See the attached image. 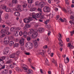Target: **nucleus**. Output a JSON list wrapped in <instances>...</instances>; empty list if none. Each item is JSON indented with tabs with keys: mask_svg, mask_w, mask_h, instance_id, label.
<instances>
[{
	"mask_svg": "<svg viewBox=\"0 0 74 74\" xmlns=\"http://www.w3.org/2000/svg\"><path fill=\"white\" fill-rule=\"evenodd\" d=\"M9 66L10 67V68L11 69H12V68H14V66H13V65L12 64H9Z\"/></svg>",
	"mask_w": 74,
	"mask_h": 74,
	"instance_id": "obj_34",
	"label": "nucleus"
},
{
	"mask_svg": "<svg viewBox=\"0 0 74 74\" xmlns=\"http://www.w3.org/2000/svg\"><path fill=\"white\" fill-rule=\"evenodd\" d=\"M49 19H47L46 21H45L44 22V23L46 25H47L48 23H49Z\"/></svg>",
	"mask_w": 74,
	"mask_h": 74,
	"instance_id": "obj_28",
	"label": "nucleus"
},
{
	"mask_svg": "<svg viewBox=\"0 0 74 74\" xmlns=\"http://www.w3.org/2000/svg\"><path fill=\"white\" fill-rule=\"evenodd\" d=\"M8 70L6 69H4L1 72V73L3 74H7V71Z\"/></svg>",
	"mask_w": 74,
	"mask_h": 74,
	"instance_id": "obj_14",
	"label": "nucleus"
},
{
	"mask_svg": "<svg viewBox=\"0 0 74 74\" xmlns=\"http://www.w3.org/2000/svg\"><path fill=\"white\" fill-rule=\"evenodd\" d=\"M40 5V3L38 1H36L35 3V5Z\"/></svg>",
	"mask_w": 74,
	"mask_h": 74,
	"instance_id": "obj_38",
	"label": "nucleus"
},
{
	"mask_svg": "<svg viewBox=\"0 0 74 74\" xmlns=\"http://www.w3.org/2000/svg\"><path fill=\"white\" fill-rule=\"evenodd\" d=\"M58 35L60 36H59V38H62V35L61 33H59Z\"/></svg>",
	"mask_w": 74,
	"mask_h": 74,
	"instance_id": "obj_47",
	"label": "nucleus"
},
{
	"mask_svg": "<svg viewBox=\"0 0 74 74\" xmlns=\"http://www.w3.org/2000/svg\"><path fill=\"white\" fill-rule=\"evenodd\" d=\"M27 4L26 3V4H25L23 5V8H25L26 7H27Z\"/></svg>",
	"mask_w": 74,
	"mask_h": 74,
	"instance_id": "obj_45",
	"label": "nucleus"
},
{
	"mask_svg": "<svg viewBox=\"0 0 74 74\" xmlns=\"http://www.w3.org/2000/svg\"><path fill=\"white\" fill-rule=\"evenodd\" d=\"M40 71L41 74H44V72L42 71V69H40Z\"/></svg>",
	"mask_w": 74,
	"mask_h": 74,
	"instance_id": "obj_54",
	"label": "nucleus"
},
{
	"mask_svg": "<svg viewBox=\"0 0 74 74\" xmlns=\"http://www.w3.org/2000/svg\"><path fill=\"white\" fill-rule=\"evenodd\" d=\"M70 11H71V9L70 8H67V12H69V11L70 12Z\"/></svg>",
	"mask_w": 74,
	"mask_h": 74,
	"instance_id": "obj_49",
	"label": "nucleus"
},
{
	"mask_svg": "<svg viewBox=\"0 0 74 74\" xmlns=\"http://www.w3.org/2000/svg\"><path fill=\"white\" fill-rule=\"evenodd\" d=\"M43 11L45 12H49L50 11H51V9L48 6H45L43 9Z\"/></svg>",
	"mask_w": 74,
	"mask_h": 74,
	"instance_id": "obj_5",
	"label": "nucleus"
},
{
	"mask_svg": "<svg viewBox=\"0 0 74 74\" xmlns=\"http://www.w3.org/2000/svg\"><path fill=\"white\" fill-rule=\"evenodd\" d=\"M36 10V8H32L30 9L29 11H30L32 12V11H35Z\"/></svg>",
	"mask_w": 74,
	"mask_h": 74,
	"instance_id": "obj_21",
	"label": "nucleus"
},
{
	"mask_svg": "<svg viewBox=\"0 0 74 74\" xmlns=\"http://www.w3.org/2000/svg\"><path fill=\"white\" fill-rule=\"evenodd\" d=\"M28 60L29 62L30 63H31V62H32V60H31V59L30 58H28Z\"/></svg>",
	"mask_w": 74,
	"mask_h": 74,
	"instance_id": "obj_63",
	"label": "nucleus"
},
{
	"mask_svg": "<svg viewBox=\"0 0 74 74\" xmlns=\"http://www.w3.org/2000/svg\"><path fill=\"white\" fill-rule=\"evenodd\" d=\"M20 53V51H18L16 52V55H17V56H19V55Z\"/></svg>",
	"mask_w": 74,
	"mask_h": 74,
	"instance_id": "obj_46",
	"label": "nucleus"
},
{
	"mask_svg": "<svg viewBox=\"0 0 74 74\" xmlns=\"http://www.w3.org/2000/svg\"><path fill=\"white\" fill-rule=\"evenodd\" d=\"M66 60H64L65 63H69V58H66Z\"/></svg>",
	"mask_w": 74,
	"mask_h": 74,
	"instance_id": "obj_24",
	"label": "nucleus"
},
{
	"mask_svg": "<svg viewBox=\"0 0 74 74\" xmlns=\"http://www.w3.org/2000/svg\"><path fill=\"white\" fill-rule=\"evenodd\" d=\"M68 12L69 14H73V15H74V13L71 12V10H70V11H69V12Z\"/></svg>",
	"mask_w": 74,
	"mask_h": 74,
	"instance_id": "obj_37",
	"label": "nucleus"
},
{
	"mask_svg": "<svg viewBox=\"0 0 74 74\" xmlns=\"http://www.w3.org/2000/svg\"><path fill=\"white\" fill-rule=\"evenodd\" d=\"M67 45H68V47H69V48H70V47H71V44L69 43Z\"/></svg>",
	"mask_w": 74,
	"mask_h": 74,
	"instance_id": "obj_62",
	"label": "nucleus"
},
{
	"mask_svg": "<svg viewBox=\"0 0 74 74\" xmlns=\"http://www.w3.org/2000/svg\"><path fill=\"white\" fill-rule=\"evenodd\" d=\"M27 33L26 32H24L23 33V35L24 37H26V36H27Z\"/></svg>",
	"mask_w": 74,
	"mask_h": 74,
	"instance_id": "obj_32",
	"label": "nucleus"
},
{
	"mask_svg": "<svg viewBox=\"0 0 74 74\" xmlns=\"http://www.w3.org/2000/svg\"><path fill=\"white\" fill-rule=\"evenodd\" d=\"M4 40L5 41H4V42L5 44V45H7V44H8L9 42V41L7 40V38H4Z\"/></svg>",
	"mask_w": 74,
	"mask_h": 74,
	"instance_id": "obj_11",
	"label": "nucleus"
},
{
	"mask_svg": "<svg viewBox=\"0 0 74 74\" xmlns=\"http://www.w3.org/2000/svg\"><path fill=\"white\" fill-rule=\"evenodd\" d=\"M16 70L18 72H22V69H20L18 67H16Z\"/></svg>",
	"mask_w": 74,
	"mask_h": 74,
	"instance_id": "obj_15",
	"label": "nucleus"
},
{
	"mask_svg": "<svg viewBox=\"0 0 74 74\" xmlns=\"http://www.w3.org/2000/svg\"><path fill=\"white\" fill-rule=\"evenodd\" d=\"M17 9H16L14 10L15 11H18V10H19L20 12H21L22 11V10H21V6L19 5H18L17 6Z\"/></svg>",
	"mask_w": 74,
	"mask_h": 74,
	"instance_id": "obj_9",
	"label": "nucleus"
},
{
	"mask_svg": "<svg viewBox=\"0 0 74 74\" xmlns=\"http://www.w3.org/2000/svg\"><path fill=\"white\" fill-rule=\"evenodd\" d=\"M15 30V28L13 27L11 28L10 29V32H13L14 31V30Z\"/></svg>",
	"mask_w": 74,
	"mask_h": 74,
	"instance_id": "obj_36",
	"label": "nucleus"
},
{
	"mask_svg": "<svg viewBox=\"0 0 74 74\" xmlns=\"http://www.w3.org/2000/svg\"><path fill=\"white\" fill-rule=\"evenodd\" d=\"M30 32L29 34V35L30 37H31L32 38L35 39L37 36H38V33L37 31L33 29H30Z\"/></svg>",
	"mask_w": 74,
	"mask_h": 74,
	"instance_id": "obj_1",
	"label": "nucleus"
},
{
	"mask_svg": "<svg viewBox=\"0 0 74 74\" xmlns=\"http://www.w3.org/2000/svg\"><path fill=\"white\" fill-rule=\"evenodd\" d=\"M42 13H37L35 15V16L36 18H40L41 15Z\"/></svg>",
	"mask_w": 74,
	"mask_h": 74,
	"instance_id": "obj_12",
	"label": "nucleus"
},
{
	"mask_svg": "<svg viewBox=\"0 0 74 74\" xmlns=\"http://www.w3.org/2000/svg\"><path fill=\"white\" fill-rule=\"evenodd\" d=\"M45 4V3L44 2H41L40 3L39 5L40 6V7L41 8H42L44 6V5Z\"/></svg>",
	"mask_w": 74,
	"mask_h": 74,
	"instance_id": "obj_10",
	"label": "nucleus"
},
{
	"mask_svg": "<svg viewBox=\"0 0 74 74\" xmlns=\"http://www.w3.org/2000/svg\"><path fill=\"white\" fill-rule=\"evenodd\" d=\"M31 68H32L33 69V70H36V69L35 68H34V67L32 66H31Z\"/></svg>",
	"mask_w": 74,
	"mask_h": 74,
	"instance_id": "obj_56",
	"label": "nucleus"
},
{
	"mask_svg": "<svg viewBox=\"0 0 74 74\" xmlns=\"http://www.w3.org/2000/svg\"><path fill=\"white\" fill-rule=\"evenodd\" d=\"M33 47V45L32 43H31L30 46L28 47V49H32Z\"/></svg>",
	"mask_w": 74,
	"mask_h": 74,
	"instance_id": "obj_27",
	"label": "nucleus"
},
{
	"mask_svg": "<svg viewBox=\"0 0 74 74\" xmlns=\"http://www.w3.org/2000/svg\"><path fill=\"white\" fill-rule=\"evenodd\" d=\"M45 61L47 65V66H49V62H48V60L47 59H46L45 60Z\"/></svg>",
	"mask_w": 74,
	"mask_h": 74,
	"instance_id": "obj_26",
	"label": "nucleus"
},
{
	"mask_svg": "<svg viewBox=\"0 0 74 74\" xmlns=\"http://www.w3.org/2000/svg\"><path fill=\"white\" fill-rule=\"evenodd\" d=\"M3 10H5L6 12H11V9L9 8H7V6L5 5H3L2 7Z\"/></svg>",
	"mask_w": 74,
	"mask_h": 74,
	"instance_id": "obj_6",
	"label": "nucleus"
},
{
	"mask_svg": "<svg viewBox=\"0 0 74 74\" xmlns=\"http://www.w3.org/2000/svg\"><path fill=\"white\" fill-rule=\"evenodd\" d=\"M40 18H41V19H44L45 18V17H44V16L43 15H41L40 16Z\"/></svg>",
	"mask_w": 74,
	"mask_h": 74,
	"instance_id": "obj_39",
	"label": "nucleus"
},
{
	"mask_svg": "<svg viewBox=\"0 0 74 74\" xmlns=\"http://www.w3.org/2000/svg\"><path fill=\"white\" fill-rule=\"evenodd\" d=\"M19 34L20 36H22L23 34V33L21 31L19 32Z\"/></svg>",
	"mask_w": 74,
	"mask_h": 74,
	"instance_id": "obj_44",
	"label": "nucleus"
},
{
	"mask_svg": "<svg viewBox=\"0 0 74 74\" xmlns=\"http://www.w3.org/2000/svg\"><path fill=\"white\" fill-rule=\"evenodd\" d=\"M8 52H9V48L8 47H7L5 49L4 51L3 52V53L4 55H5L8 53Z\"/></svg>",
	"mask_w": 74,
	"mask_h": 74,
	"instance_id": "obj_7",
	"label": "nucleus"
},
{
	"mask_svg": "<svg viewBox=\"0 0 74 74\" xmlns=\"http://www.w3.org/2000/svg\"><path fill=\"white\" fill-rule=\"evenodd\" d=\"M14 15L16 16H20V13L18 12H16L14 13Z\"/></svg>",
	"mask_w": 74,
	"mask_h": 74,
	"instance_id": "obj_19",
	"label": "nucleus"
},
{
	"mask_svg": "<svg viewBox=\"0 0 74 74\" xmlns=\"http://www.w3.org/2000/svg\"><path fill=\"white\" fill-rule=\"evenodd\" d=\"M15 53H13L12 54H11L10 55V58H14V57H15Z\"/></svg>",
	"mask_w": 74,
	"mask_h": 74,
	"instance_id": "obj_20",
	"label": "nucleus"
},
{
	"mask_svg": "<svg viewBox=\"0 0 74 74\" xmlns=\"http://www.w3.org/2000/svg\"><path fill=\"white\" fill-rule=\"evenodd\" d=\"M11 63V61L10 60L7 61L6 62V63H8V64Z\"/></svg>",
	"mask_w": 74,
	"mask_h": 74,
	"instance_id": "obj_57",
	"label": "nucleus"
},
{
	"mask_svg": "<svg viewBox=\"0 0 74 74\" xmlns=\"http://www.w3.org/2000/svg\"><path fill=\"white\" fill-rule=\"evenodd\" d=\"M8 17H9V15L8 14H6L5 15V18L6 19H7L8 18Z\"/></svg>",
	"mask_w": 74,
	"mask_h": 74,
	"instance_id": "obj_30",
	"label": "nucleus"
},
{
	"mask_svg": "<svg viewBox=\"0 0 74 74\" xmlns=\"http://www.w3.org/2000/svg\"><path fill=\"white\" fill-rule=\"evenodd\" d=\"M43 48L44 49H47L48 48V47L47 45H45L43 47Z\"/></svg>",
	"mask_w": 74,
	"mask_h": 74,
	"instance_id": "obj_51",
	"label": "nucleus"
},
{
	"mask_svg": "<svg viewBox=\"0 0 74 74\" xmlns=\"http://www.w3.org/2000/svg\"><path fill=\"white\" fill-rule=\"evenodd\" d=\"M70 33H71V36H73V34H74V31H73L72 32H70Z\"/></svg>",
	"mask_w": 74,
	"mask_h": 74,
	"instance_id": "obj_41",
	"label": "nucleus"
},
{
	"mask_svg": "<svg viewBox=\"0 0 74 74\" xmlns=\"http://www.w3.org/2000/svg\"><path fill=\"white\" fill-rule=\"evenodd\" d=\"M24 22L25 23H27L29 22V20L28 19V18H26L24 19L23 20Z\"/></svg>",
	"mask_w": 74,
	"mask_h": 74,
	"instance_id": "obj_13",
	"label": "nucleus"
},
{
	"mask_svg": "<svg viewBox=\"0 0 74 74\" xmlns=\"http://www.w3.org/2000/svg\"><path fill=\"white\" fill-rule=\"evenodd\" d=\"M44 38H45V39L47 41L48 40V37H47V36L45 37Z\"/></svg>",
	"mask_w": 74,
	"mask_h": 74,
	"instance_id": "obj_53",
	"label": "nucleus"
},
{
	"mask_svg": "<svg viewBox=\"0 0 74 74\" xmlns=\"http://www.w3.org/2000/svg\"><path fill=\"white\" fill-rule=\"evenodd\" d=\"M12 70H9V73L10 74H12Z\"/></svg>",
	"mask_w": 74,
	"mask_h": 74,
	"instance_id": "obj_61",
	"label": "nucleus"
},
{
	"mask_svg": "<svg viewBox=\"0 0 74 74\" xmlns=\"http://www.w3.org/2000/svg\"><path fill=\"white\" fill-rule=\"evenodd\" d=\"M64 70H63V69H62L61 70V74H64Z\"/></svg>",
	"mask_w": 74,
	"mask_h": 74,
	"instance_id": "obj_42",
	"label": "nucleus"
},
{
	"mask_svg": "<svg viewBox=\"0 0 74 74\" xmlns=\"http://www.w3.org/2000/svg\"><path fill=\"white\" fill-rule=\"evenodd\" d=\"M71 72L72 74H74V70H72Z\"/></svg>",
	"mask_w": 74,
	"mask_h": 74,
	"instance_id": "obj_64",
	"label": "nucleus"
},
{
	"mask_svg": "<svg viewBox=\"0 0 74 74\" xmlns=\"http://www.w3.org/2000/svg\"><path fill=\"white\" fill-rule=\"evenodd\" d=\"M14 44V42L13 41H11L10 42L9 45L10 46H13Z\"/></svg>",
	"mask_w": 74,
	"mask_h": 74,
	"instance_id": "obj_18",
	"label": "nucleus"
},
{
	"mask_svg": "<svg viewBox=\"0 0 74 74\" xmlns=\"http://www.w3.org/2000/svg\"><path fill=\"white\" fill-rule=\"evenodd\" d=\"M21 66L23 67L25 72H27V74H32L33 71L31 70L28 69V67L25 64H22L21 65Z\"/></svg>",
	"mask_w": 74,
	"mask_h": 74,
	"instance_id": "obj_2",
	"label": "nucleus"
},
{
	"mask_svg": "<svg viewBox=\"0 0 74 74\" xmlns=\"http://www.w3.org/2000/svg\"><path fill=\"white\" fill-rule=\"evenodd\" d=\"M8 5L10 7H13V4H12V3H10L9 5Z\"/></svg>",
	"mask_w": 74,
	"mask_h": 74,
	"instance_id": "obj_43",
	"label": "nucleus"
},
{
	"mask_svg": "<svg viewBox=\"0 0 74 74\" xmlns=\"http://www.w3.org/2000/svg\"><path fill=\"white\" fill-rule=\"evenodd\" d=\"M12 3L14 4H16L18 3V0H12Z\"/></svg>",
	"mask_w": 74,
	"mask_h": 74,
	"instance_id": "obj_25",
	"label": "nucleus"
},
{
	"mask_svg": "<svg viewBox=\"0 0 74 74\" xmlns=\"http://www.w3.org/2000/svg\"><path fill=\"white\" fill-rule=\"evenodd\" d=\"M60 21H62V22H64V20L62 18H60Z\"/></svg>",
	"mask_w": 74,
	"mask_h": 74,
	"instance_id": "obj_52",
	"label": "nucleus"
},
{
	"mask_svg": "<svg viewBox=\"0 0 74 74\" xmlns=\"http://www.w3.org/2000/svg\"><path fill=\"white\" fill-rule=\"evenodd\" d=\"M4 68H5V66H3V67H1L0 68V71L1 70H2V69H4Z\"/></svg>",
	"mask_w": 74,
	"mask_h": 74,
	"instance_id": "obj_58",
	"label": "nucleus"
},
{
	"mask_svg": "<svg viewBox=\"0 0 74 74\" xmlns=\"http://www.w3.org/2000/svg\"><path fill=\"white\" fill-rule=\"evenodd\" d=\"M25 26L27 28H29L30 27V26H31V25H30L29 24H26Z\"/></svg>",
	"mask_w": 74,
	"mask_h": 74,
	"instance_id": "obj_35",
	"label": "nucleus"
},
{
	"mask_svg": "<svg viewBox=\"0 0 74 74\" xmlns=\"http://www.w3.org/2000/svg\"><path fill=\"white\" fill-rule=\"evenodd\" d=\"M52 63H54L55 64L56 66H58V64H57V62H56V61L54 60V59H52Z\"/></svg>",
	"mask_w": 74,
	"mask_h": 74,
	"instance_id": "obj_23",
	"label": "nucleus"
},
{
	"mask_svg": "<svg viewBox=\"0 0 74 74\" xmlns=\"http://www.w3.org/2000/svg\"><path fill=\"white\" fill-rule=\"evenodd\" d=\"M42 10L40 8H38V9H37V10L38 11L40 12V13H41V12H42Z\"/></svg>",
	"mask_w": 74,
	"mask_h": 74,
	"instance_id": "obj_40",
	"label": "nucleus"
},
{
	"mask_svg": "<svg viewBox=\"0 0 74 74\" xmlns=\"http://www.w3.org/2000/svg\"><path fill=\"white\" fill-rule=\"evenodd\" d=\"M74 48V47L72 45H71L70 49H73Z\"/></svg>",
	"mask_w": 74,
	"mask_h": 74,
	"instance_id": "obj_60",
	"label": "nucleus"
},
{
	"mask_svg": "<svg viewBox=\"0 0 74 74\" xmlns=\"http://www.w3.org/2000/svg\"><path fill=\"white\" fill-rule=\"evenodd\" d=\"M42 52H40L39 53V55H41L42 56H45V51L42 50Z\"/></svg>",
	"mask_w": 74,
	"mask_h": 74,
	"instance_id": "obj_17",
	"label": "nucleus"
},
{
	"mask_svg": "<svg viewBox=\"0 0 74 74\" xmlns=\"http://www.w3.org/2000/svg\"><path fill=\"white\" fill-rule=\"evenodd\" d=\"M59 18V16L57 15L56 17V20H58Z\"/></svg>",
	"mask_w": 74,
	"mask_h": 74,
	"instance_id": "obj_50",
	"label": "nucleus"
},
{
	"mask_svg": "<svg viewBox=\"0 0 74 74\" xmlns=\"http://www.w3.org/2000/svg\"><path fill=\"white\" fill-rule=\"evenodd\" d=\"M34 47L35 48H37V47H38V43L37 42H34Z\"/></svg>",
	"mask_w": 74,
	"mask_h": 74,
	"instance_id": "obj_22",
	"label": "nucleus"
},
{
	"mask_svg": "<svg viewBox=\"0 0 74 74\" xmlns=\"http://www.w3.org/2000/svg\"><path fill=\"white\" fill-rule=\"evenodd\" d=\"M66 40L67 42H69V41H70V38H66Z\"/></svg>",
	"mask_w": 74,
	"mask_h": 74,
	"instance_id": "obj_59",
	"label": "nucleus"
},
{
	"mask_svg": "<svg viewBox=\"0 0 74 74\" xmlns=\"http://www.w3.org/2000/svg\"><path fill=\"white\" fill-rule=\"evenodd\" d=\"M38 31L40 33H42L44 32V29L43 28H40L38 29Z\"/></svg>",
	"mask_w": 74,
	"mask_h": 74,
	"instance_id": "obj_8",
	"label": "nucleus"
},
{
	"mask_svg": "<svg viewBox=\"0 0 74 74\" xmlns=\"http://www.w3.org/2000/svg\"><path fill=\"white\" fill-rule=\"evenodd\" d=\"M5 59V56H2L0 58V62H3V60Z\"/></svg>",
	"mask_w": 74,
	"mask_h": 74,
	"instance_id": "obj_16",
	"label": "nucleus"
},
{
	"mask_svg": "<svg viewBox=\"0 0 74 74\" xmlns=\"http://www.w3.org/2000/svg\"><path fill=\"white\" fill-rule=\"evenodd\" d=\"M59 67L60 68H62L63 67V65L61 64H60Z\"/></svg>",
	"mask_w": 74,
	"mask_h": 74,
	"instance_id": "obj_55",
	"label": "nucleus"
},
{
	"mask_svg": "<svg viewBox=\"0 0 74 74\" xmlns=\"http://www.w3.org/2000/svg\"><path fill=\"white\" fill-rule=\"evenodd\" d=\"M28 1V3H30V4H32L33 3V0H27Z\"/></svg>",
	"mask_w": 74,
	"mask_h": 74,
	"instance_id": "obj_33",
	"label": "nucleus"
},
{
	"mask_svg": "<svg viewBox=\"0 0 74 74\" xmlns=\"http://www.w3.org/2000/svg\"><path fill=\"white\" fill-rule=\"evenodd\" d=\"M33 16H32V17H29L28 18H27L29 20V22H30V21H33Z\"/></svg>",
	"mask_w": 74,
	"mask_h": 74,
	"instance_id": "obj_29",
	"label": "nucleus"
},
{
	"mask_svg": "<svg viewBox=\"0 0 74 74\" xmlns=\"http://www.w3.org/2000/svg\"><path fill=\"white\" fill-rule=\"evenodd\" d=\"M9 29V28L7 27H5V29H3L1 30V33L3 34L1 36V38L4 37L5 36V35L4 34H7V33L8 32V30Z\"/></svg>",
	"mask_w": 74,
	"mask_h": 74,
	"instance_id": "obj_3",
	"label": "nucleus"
},
{
	"mask_svg": "<svg viewBox=\"0 0 74 74\" xmlns=\"http://www.w3.org/2000/svg\"><path fill=\"white\" fill-rule=\"evenodd\" d=\"M20 46H23L21 47V50L22 51H24V50H25V47L23 46L24 45V38H23L22 39L20 40Z\"/></svg>",
	"mask_w": 74,
	"mask_h": 74,
	"instance_id": "obj_4",
	"label": "nucleus"
},
{
	"mask_svg": "<svg viewBox=\"0 0 74 74\" xmlns=\"http://www.w3.org/2000/svg\"><path fill=\"white\" fill-rule=\"evenodd\" d=\"M19 45L18 43H15L14 45V47H18Z\"/></svg>",
	"mask_w": 74,
	"mask_h": 74,
	"instance_id": "obj_31",
	"label": "nucleus"
},
{
	"mask_svg": "<svg viewBox=\"0 0 74 74\" xmlns=\"http://www.w3.org/2000/svg\"><path fill=\"white\" fill-rule=\"evenodd\" d=\"M31 38L30 37H28L27 38V41H30V40Z\"/></svg>",
	"mask_w": 74,
	"mask_h": 74,
	"instance_id": "obj_48",
	"label": "nucleus"
}]
</instances>
